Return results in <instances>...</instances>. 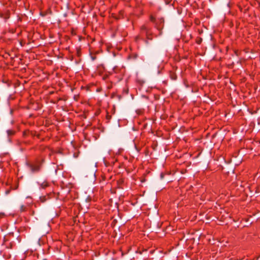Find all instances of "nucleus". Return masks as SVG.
Returning <instances> with one entry per match:
<instances>
[{"label": "nucleus", "mask_w": 260, "mask_h": 260, "mask_svg": "<svg viewBox=\"0 0 260 260\" xmlns=\"http://www.w3.org/2000/svg\"><path fill=\"white\" fill-rule=\"evenodd\" d=\"M154 19H154V18L153 16H151L150 17V20H151V21H153V22L154 21Z\"/></svg>", "instance_id": "4"}, {"label": "nucleus", "mask_w": 260, "mask_h": 260, "mask_svg": "<svg viewBox=\"0 0 260 260\" xmlns=\"http://www.w3.org/2000/svg\"><path fill=\"white\" fill-rule=\"evenodd\" d=\"M142 29L144 30V31H146V32H147V28L146 26H143L142 27Z\"/></svg>", "instance_id": "3"}, {"label": "nucleus", "mask_w": 260, "mask_h": 260, "mask_svg": "<svg viewBox=\"0 0 260 260\" xmlns=\"http://www.w3.org/2000/svg\"><path fill=\"white\" fill-rule=\"evenodd\" d=\"M20 211H21V212H23V211H25V210H26V207H25L24 205H21V206H20Z\"/></svg>", "instance_id": "2"}, {"label": "nucleus", "mask_w": 260, "mask_h": 260, "mask_svg": "<svg viewBox=\"0 0 260 260\" xmlns=\"http://www.w3.org/2000/svg\"><path fill=\"white\" fill-rule=\"evenodd\" d=\"M30 168H31V172L33 173L38 172L40 170V167L39 166H31L30 167Z\"/></svg>", "instance_id": "1"}]
</instances>
